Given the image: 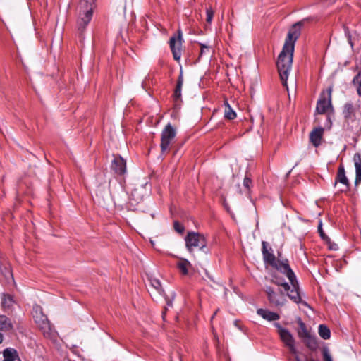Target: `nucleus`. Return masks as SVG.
Instances as JSON below:
<instances>
[{
  "mask_svg": "<svg viewBox=\"0 0 361 361\" xmlns=\"http://www.w3.org/2000/svg\"><path fill=\"white\" fill-rule=\"evenodd\" d=\"M183 84V70L181 69L179 76H178V78L177 84H176V88L174 90V93H173V99L176 102H177L178 100H180L181 99V90H182Z\"/></svg>",
  "mask_w": 361,
  "mask_h": 361,
  "instance_id": "obj_20",
  "label": "nucleus"
},
{
  "mask_svg": "<svg viewBox=\"0 0 361 361\" xmlns=\"http://www.w3.org/2000/svg\"><path fill=\"white\" fill-rule=\"evenodd\" d=\"M177 267L183 275H188V270L191 267V264L187 259H180L177 263Z\"/></svg>",
  "mask_w": 361,
  "mask_h": 361,
  "instance_id": "obj_24",
  "label": "nucleus"
},
{
  "mask_svg": "<svg viewBox=\"0 0 361 361\" xmlns=\"http://www.w3.org/2000/svg\"><path fill=\"white\" fill-rule=\"evenodd\" d=\"M252 186V180L249 178L245 176L243 180V187L245 188L246 191H249L250 188Z\"/></svg>",
  "mask_w": 361,
  "mask_h": 361,
  "instance_id": "obj_34",
  "label": "nucleus"
},
{
  "mask_svg": "<svg viewBox=\"0 0 361 361\" xmlns=\"http://www.w3.org/2000/svg\"><path fill=\"white\" fill-rule=\"evenodd\" d=\"M287 278L290 283V286L277 277H274L271 281L277 286H282L284 290L287 292V296L294 302L298 304L302 303L303 305H307V304L302 300L299 291V284L295 274L293 273V276H287Z\"/></svg>",
  "mask_w": 361,
  "mask_h": 361,
  "instance_id": "obj_3",
  "label": "nucleus"
},
{
  "mask_svg": "<svg viewBox=\"0 0 361 361\" xmlns=\"http://www.w3.org/2000/svg\"><path fill=\"white\" fill-rule=\"evenodd\" d=\"M353 160L356 170L355 185L357 186L361 183V154H355Z\"/></svg>",
  "mask_w": 361,
  "mask_h": 361,
  "instance_id": "obj_19",
  "label": "nucleus"
},
{
  "mask_svg": "<svg viewBox=\"0 0 361 361\" xmlns=\"http://www.w3.org/2000/svg\"><path fill=\"white\" fill-rule=\"evenodd\" d=\"M345 130L355 140L361 135V111L352 104L348 103L344 106Z\"/></svg>",
  "mask_w": 361,
  "mask_h": 361,
  "instance_id": "obj_1",
  "label": "nucleus"
},
{
  "mask_svg": "<svg viewBox=\"0 0 361 361\" xmlns=\"http://www.w3.org/2000/svg\"><path fill=\"white\" fill-rule=\"evenodd\" d=\"M306 361H317L312 358L307 359Z\"/></svg>",
  "mask_w": 361,
  "mask_h": 361,
  "instance_id": "obj_40",
  "label": "nucleus"
},
{
  "mask_svg": "<svg viewBox=\"0 0 361 361\" xmlns=\"http://www.w3.org/2000/svg\"><path fill=\"white\" fill-rule=\"evenodd\" d=\"M323 356L324 361H333L331 356L329 354L328 349L326 348L323 350Z\"/></svg>",
  "mask_w": 361,
  "mask_h": 361,
  "instance_id": "obj_36",
  "label": "nucleus"
},
{
  "mask_svg": "<svg viewBox=\"0 0 361 361\" xmlns=\"http://www.w3.org/2000/svg\"><path fill=\"white\" fill-rule=\"evenodd\" d=\"M291 69H278V73L281 79V81L284 87H287V80L290 77V80L293 82L296 81V73L290 75Z\"/></svg>",
  "mask_w": 361,
  "mask_h": 361,
  "instance_id": "obj_18",
  "label": "nucleus"
},
{
  "mask_svg": "<svg viewBox=\"0 0 361 361\" xmlns=\"http://www.w3.org/2000/svg\"><path fill=\"white\" fill-rule=\"evenodd\" d=\"M151 285L152 287L154 288V289H156L158 291L159 293H163L164 290L161 288V283L159 280L155 279L151 280Z\"/></svg>",
  "mask_w": 361,
  "mask_h": 361,
  "instance_id": "obj_32",
  "label": "nucleus"
},
{
  "mask_svg": "<svg viewBox=\"0 0 361 361\" xmlns=\"http://www.w3.org/2000/svg\"><path fill=\"white\" fill-rule=\"evenodd\" d=\"M303 25L302 21H298L293 24L288 32L287 37L283 45L286 49L294 50L295 43L301 34V29Z\"/></svg>",
  "mask_w": 361,
  "mask_h": 361,
  "instance_id": "obj_7",
  "label": "nucleus"
},
{
  "mask_svg": "<svg viewBox=\"0 0 361 361\" xmlns=\"http://www.w3.org/2000/svg\"><path fill=\"white\" fill-rule=\"evenodd\" d=\"M338 183H340L343 185V188L341 189V192H346L349 190L350 183L345 176V169L343 165H340L338 169L335 185H336Z\"/></svg>",
  "mask_w": 361,
  "mask_h": 361,
  "instance_id": "obj_15",
  "label": "nucleus"
},
{
  "mask_svg": "<svg viewBox=\"0 0 361 361\" xmlns=\"http://www.w3.org/2000/svg\"><path fill=\"white\" fill-rule=\"evenodd\" d=\"M15 301L13 297L8 294H3L1 296V307L4 311L11 310Z\"/></svg>",
  "mask_w": 361,
  "mask_h": 361,
  "instance_id": "obj_21",
  "label": "nucleus"
},
{
  "mask_svg": "<svg viewBox=\"0 0 361 361\" xmlns=\"http://www.w3.org/2000/svg\"><path fill=\"white\" fill-rule=\"evenodd\" d=\"M324 129L322 127L314 128L310 133V142L315 147H319L322 140Z\"/></svg>",
  "mask_w": 361,
  "mask_h": 361,
  "instance_id": "obj_16",
  "label": "nucleus"
},
{
  "mask_svg": "<svg viewBox=\"0 0 361 361\" xmlns=\"http://www.w3.org/2000/svg\"><path fill=\"white\" fill-rule=\"evenodd\" d=\"M96 0H80L78 9H88L92 8V11L94 10L95 6Z\"/></svg>",
  "mask_w": 361,
  "mask_h": 361,
  "instance_id": "obj_27",
  "label": "nucleus"
},
{
  "mask_svg": "<svg viewBox=\"0 0 361 361\" xmlns=\"http://www.w3.org/2000/svg\"><path fill=\"white\" fill-rule=\"evenodd\" d=\"M186 247L190 252L195 248L202 250L206 247L207 243L203 235L199 233L190 232L185 237Z\"/></svg>",
  "mask_w": 361,
  "mask_h": 361,
  "instance_id": "obj_6",
  "label": "nucleus"
},
{
  "mask_svg": "<svg viewBox=\"0 0 361 361\" xmlns=\"http://www.w3.org/2000/svg\"><path fill=\"white\" fill-rule=\"evenodd\" d=\"M319 334L323 339H329L331 336V332L329 329L324 325L320 324L319 326Z\"/></svg>",
  "mask_w": 361,
  "mask_h": 361,
  "instance_id": "obj_29",
  "label": "nucleus"
},
{
  "mask_svg": "<svg viewBox=\"0 0 361 361\" xmlns=\"http://www.w3.org/2000/svg\"><path fill=\"white\" fill-rule=\"evenodd\" d=\"M295 360H296V361H300V360L298 357H296V358H295Z\"/></svg>",
  "mask_w": 361,
  "mask_h": 361,
  "instance_id": "obj_42",
  "label": "nucleus"
},
{
  "mask_svg": "<svg viewBox=\"0 0 361 361\" xmlns=\"http://www.w3.org/2000/svg\"><path fill=\"white\" fill-rule=\"evenodd\" d=\"M96 195L99 198V201L100 204L106 205V199H108L109 196L108 190H106L102 191V190L101 188H99Z\"/></svg>",
  "mask_w": 361,
  "mask_h": 361,
  "instance_id": "obj_28",
  "label": "nucleus"
},
{
  "mask_svg": "<svg viewBox=\"0 0 361 361\" xmlns=\"http://www.w3.org/2000/svg\"><path fill=\"white\" fill-rule=\"evenodd\" d=\"M111 168L117 175H123L126 171V162L121 156H114Z\"/></svg>",
  "mask_w": 361,
  "mask_h": 361,
  "instance_id": "obj_14",
  "label": "nucleus"
},
{
  "mask_svg": "<svg viewBox=\"0 0 361 361\" xmlns=\"http://www.w3.org/2000/svg\"><path fill=\"white\" fill-rule=\"evenodd\" d=\"M13 325L9 318L0 315V331H7L13 329Z\"/></svg>",
  "mask_w": 361,
  "mask_h": 361,
  "instance_id": "obj_23",
  "label": "nucleus"
},
{
  "mask_svg": "<svg viewBox=\"0 0 361 361\" xmlns=\"http://www.w3.org/2000/svg\"><path fill=\"white\" fill-rule=\"evenodd\" d=\"M306 346L312 350H315L318 347L317 338L311 334L302 338Z\"/></svg>",
  "mask_w": 361,
  "mask_h": 361,
  "instance_id": "obj_25",
  "label": "nucleus"
},
{
  "mask_svg": "<svg viewBox=\"0 0 361 361\" xmlns=\"http://www.w3.org/2000/svg\"><path fill=\"white\" fill-rule=\"evenodd\" d=\"M264 291L267 293L268 300L274 306H283L286 300L284 293L282 291L277 293L270 286H266Z\"/></svg>",
  "mask_w": 361,
  "mask_h": 361,
  "instance_id": "obj_12",
  "label": "nucleus"
},
{
  "mask_svg": "<svg viewBox=\"0 0 361 361\" xmlns=\"http://www.w3.org/2000/svg\"><path fill=\"white\" fill-rule=\"evenodd\" d=\"M184 40L183 39V33L180 28L177 30L176 33H174L169 39V44L171 51L173 54V57L175 61H179L183 52V43Z\"/></svg>",
  "mask_w": 361,
  "mask_h": 361,
  "instance_id": "obj_5",
  "label": "nucleus"
},
{
  "mask_svg": "<svg viewBox=\"0 0 361 361\" xmlns=\"http://www.w3.org/2000/svg\"><path fill=\"white\" fill-rule=\"evenodd\" d=\"M207 18L206 20L208 23H211L214 16V11L212 8H207L206 10Z\"/></svg>",
  "mask_w": 361,
  "mask_h": 361,
  "instance_id": "obj_33",
  "label": "nucleus"
},
{
  "mask_svg": "<svg viewBox=\"0 0 361 361\" xmlns=\"http://www.w3.org/2000/svg\"><path fill=\"white\" fill-rule=\"evenodd\" d=\"M331 110V90L329 89L326 93L323 92L317 104L316 111L318 114H323Z\"/></svg>",
  "mask_w": 361,
  "mask_h": 361,
  "instance_id": "obj_10",
  "label": "nucleus"
},
{
  "mask_svg": "<svg viewBox=\"0 0 361 361\" xmlns=\"http://www.w3.org/2000/svg\"><path fill=\"white\" fill-rule=\"evenodd\" d=\"M3 355V361H20L18 356L16 350L12 348H7L4 350Z\"/></svg>",
  "mask_w": 361,
  "mask_h": 361,
  "instance_id": "obj_22",
  "label": "nucleus"
},
{
  "mask_svg": "<svg viewBox=\"0 0 361 361\" xmlns=\"http://www.w3.org/2000/svg\"><path fill=\"white\" fill-rule=\"evenodd\" d=\"M78 15L76 20L75 34L80 43H82L85 39V32L90 23L93 11L92 8L78 9Z\"/></svg>",
  "mask_w": 361,
  "mask_h": 361,
  "instance_id": "obj_4",
  "label": "nucleus"
},
{
  "mask_svg": "<svg viewBox=\"0 0 361 361\" xmlns=\"http://www.w3.org/2000/svg\"><path fill=\"white\" fill-rule=\"evenodd\" d=\"M33 317L35 318V323L37 324L44 336L47 338L51 337L54 332L47 316L44 315L42 312L38 313L36 311L35 314H34Z\"/></svg>",
  "mask_w": 361,
  "mask_h": 361,
  "instance_id": "obj_9",
  "label": "nucleus"
},
{
  "mask_svg": "<svg viewBox=\"0 0 361 361\" xmlns=\"http://www.w3.org/2000/svg\"><path fill=\"white\" fill-rule=\"evenodd\" d=\"M3 341V334L1 333H0V343L2 342Z\"/></svg>",
  "mask_w": 361,
  "mask_h": 361,
  "instance_id": "obj_39",
  "label": "nucleus"
},
{
  "mask_svg": "<svg viewBox=\"0 0 361 361\" xmlns=\"http://www.w3.org/2000/svg\"><path fill=\"white\" fill-rule=\"evenodd\" d=\"M225 110L224 117L228 120H233L236 118V113L233 110L227 101L224 102Z\"/></svg>",
  "mask_w": 361,
  "mask_h": 361,
  "instance_id": "obj_26",
  "label": "nucleus"
},
{
  "mask_svg": "<svg viewBox=\"0 0 361 361\" xmlns=\"http://www.w3.org/2000/svg\"><path fill=\"white\" fill-rule=\"evenodd\" d=\"M173 228L175 231L179 233H182L184 231V226L178 221H175L173 223Z\"/></svg>",
  "mask_w": 361,
  "mask_h": 361,
  "instance_id": "obj_35",
  "label": "nucleus"
},
{
  "mask_svg": "<svg viewBox=\"0 0 361 361\" xmlns=\"http://www.w3.org/2000/svg\"><path fill=\"white\" fill-rule=\"evenodd\" d=\"M294 50L286 49L283 45L276 61V68H290L293 63Z\"/></svg>",
  "mask_w": 361,
  "mask_h": 361,
  "instance_id": "obj_13",
  "label": "nucleus"
},
{
  "mask_svg": "<svg viewBox=\"0 0 361 361\" xmlns=\"http://www.w3.org/2000/svg\"><path fill=\"white\" fill-rule=\"evenodd\" d=\"M217 311H218V310H216V311L214 313V314H213V315H212V319H213V318L214 317V316L216 314Z\"/></svg>",
  "mask_w": 361,
  "mask_h": 361,
  "instance_id": "obj_41",
  "label": "nucleus"
},
{
  "mask_svg": "<svg viewBox=\"0 0 361 361\" xmlns=\"http://www.w3.org/2000/svg\"><path fill=\"white\" fill-rule=\"evenodd\" d=\"M318 231L320 234V236L323 238V239H326L327 238V236L324 234L322 228V224L320 223L319 226H318Z\"/></svg>",
  "mask_w": 361,
  "mask_h": 361,
  "instance_id": "obj_38",
  "label": "nucleus"
},
{
  "mask_svg": "<svg viewBox=\"0 0 361 361\" xmlns=\"http://www.w3.org/2000/svg\"><path fill=\"white\" fill-rule=\"evenodd\" d=\"M300 330L298 331V336L301 338H304L311 334L307 331L305 324L302 322H299Z\"/></svg>",
  "mask_w": 361,
  "mask_h": 361,
  "instance_id": "obj_30",
  "label": "nucleus"
},
{
  "mask_svg": "<svg viewBox=\"0 0 361 361\" xmlns=\"http://www.w3.org/2000/svg\"><path fill=\"white\" fill-rule=\"evenodd\" d=\"M267 247V243L265 241H263L262 255L264 262L284 274L286 276H293V271L290 267L288 260L286 259L284 261H281L277 259L272 252H269Z\"/></svg>",
  "mask_w": 361,
  "mask_h": 361,
  "instance_id": "obj_2",
  "label": "nucleus"
},
{
  "mask_svg": "<svg viewBox=\"0 0 361 361\" xmlns=\"http://www.w3.org/2000/svg\"><path fill=\"white\" fill-rule=\"evenodd\" d=\"M353 84L357 87V92L359 96H361V71L354 78Z\"/></svg>",
  "mask_w": 361,
  "mask_h": 361,
  "instance_id": "obj_31",
  "label": "nucleus"
},
{
  "mask_svg": "<svg viewBox=\"0 0 361 361\" xmlns=\"http://www.w3.org/2000/svg\"><path fill=\"white\" fill-rule=\"evenodd\" d=\"M274 325L278 329V333L281 337V339L289 348L290 351L292 353L295 354L297 350L295 347V340L292 334L287 329L281 327L280 324L275 323Z\"/></svg>",
  "mask_w": 361,
  "mask_h": 361,
  "instance_id": "obj_11",
  "label": "nucleus"
},
{
  "mask_svg": "<svg viewBox=\"0 0 361 361\" xmlns=\"http://www.w3.org/2000/svg\"><path fill=\"white\" fill-rule=\"evenodd\" d=\"M176 135V129L170 123H168L161 132V150L164 153L169 150L170 145Z\"/></svg>",
  "mask_w": 361,
  "mask_h": 361,
  "instance_id": "obj_8",
  "label": "nucleus"
},
{
  "mask_svg": "<svg viewBox=\"0 0 361 361\" xmlns=\"http://www.w3.org/2000/svg\"><path fill=\"white\" fill-rule=\"evenodd\" d=\"M200 45L201 47L200 55H202L206 51H209V47L204 45L202 43H200Z\"/></svg>",
  "mask_w": 361,
  "mask_h": 361,
  "instance_id": "obj_37",
  "label": "nucleus"
},
{
  "mask_svg": "<svg viewBox=\"0 0 361 361\" xmlns=\"http://www.w3.org/2000/svg\"><path fill=\"white\" fill-rule=\"evenodd\" d=\"M257 313L258 315L262 317L263 319H264L267 321H269V322L276 321V320L279 319V318H280V316L279 314H277L276 312H271L268 310L262 309V308L258 309L257 310Z\"/></svg>",
  "mask_w": 361,
  "mask_h": 361,
  "instance_id": "obj_17",
  "label": "nucleus"
}]
</instances>
